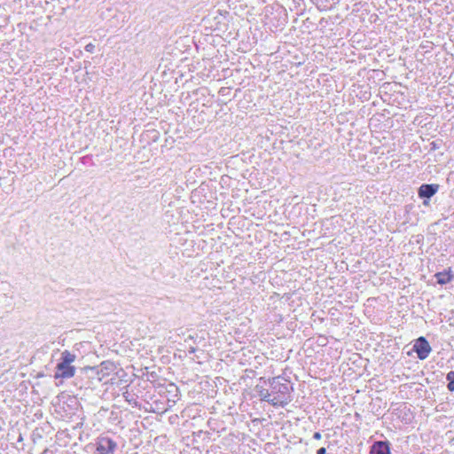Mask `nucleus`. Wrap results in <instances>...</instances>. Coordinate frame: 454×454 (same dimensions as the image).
I'll use <instances>...</instances> for the list:
<instances>
[{"label":"nucleus","instance_id":"7","mask_svg":"<svg viewBox=\"0 0 454 454\" xmlns=\"http://www.w3.org/2000/svg\"><path fill=\"white\" fill-rule=\"evenodd\" d=\"M372 450L374 451V454H391L390 444L388 442H375Z\"/></svg>","mask_w":454,"mask_h":454},{"label":"nucleus","instance_id":"9","mask_svg":"<svg viewBox=\"0 0 454 454\" xmlns=\"http://www.w3.org/2000/svg\"><path fill=\"white\" fill-rule=\"evenodd\" d=\"M446 380L449 381L448 386H447L448 389L450 391H454V379H452V377H450V372L447 373Z\"/></svg>","mask_w":454,"mask_h":454},{"label":"nucleus","instance_id":"1","mask_svg":"<svg viewBox=\"0 0 454 454\" xmlns=\"http://www.w3.org/2000/svg\"><path fill=\"white\" fill-rule=\"evenodd\" d=\"M76 359V356L68 350H64L61 353L59 362L55 368L54 378L58 379H70L74 376L76 368L72 365V363Z\"/></svg>","mask_w":454,"mask_h":454},{"label":"nucleus","instance_id":"5","mask_svg":"<svg viewBox=\"0 0 454 454\" xmlns=\"http://www.w3.org/2000/svg\"><path fill=\"white\" fill-rule=\"evenodd\" d=\"M259 396H260L261 400L268 402L269 403H270V404H272L274 406L280 405V406L284 407L288 403L287 399L280 400L277 396H275L272 399H270V393L269 392L268 389H262V390H260Z\"/></svg>","mask_w":454,"mask_h":454},{"label":"nucleus","instance_id":"13","mask_svg":"<svg viewBox=\"0 0 454 454\" xmlns=\"http://www.w3.org/2000/svg\"><path fill=\"white\" fill-rule=\"evenodd\" d=\"M35 416L37 417L38 419L42 417V414H39L38 412H35Z\"/></svg>","mask_w":454,"mask_h":454},{"label":"nucleus","instance_id":"12","mask_svg":"<svg viewBox=\"0 0 454 454\" xmlns=\"http://www.w3.org/2000/svg\"><path fill=\"white\" fill-rule=\"evenodd\" d=\"M317 454H326V450H325V448H324V447L319 448V449L317 450Z\"/></svg>","mask_w":454,"mask_h":454},{"label":"nucleus","instance_id":"8","mask_svg":"<svg viewBox=\"0 0 454 454\" xmlns=\"http://www.w3.org/2000/svg\"><path fill=\"white\" fill-rule=\"evenodd\" d=\"M435 278L437 282L441 285L446 284L450 281L451 277L449 273L445 272H438L435 274Z\"/></svg>","mask_w":454,"mask_h":454},{"label":"nucleus","instance_id":"2","mask_svg":"<svg viewBox=\"0 0 454 454\" xmlns=\"http://www.w3.org/2000/svg\"><path fill=\"white\" fill-rule=\"evenodd\" d=\"M97 454H112L117 448V443L107 436H99L96 441Z\"/></svg>","mask_w":454,"mask_h":454},{"label":"nucleus","instance_id":"4","mask_svg":"<svg viewBox=\"0 0 454 454\" xmlns=\"http://www.w3.org/2000/svg\"><path fill=\"white\" fill-rule=\"evenodd\" d=\"M438 189H439V184H424L419 188L418 194H419V198L430 199L438 192Z\"/></svg>","mask_w":454,"mask_h":454},{"label":"nucleus","instance_id":"14","mask_svg":"<svg viewBox=\"0 0 454 454\" xmlns=\"http://www.w3.org/2000/svg\"><path fill=\"white\" fill-rule=\"evenodd\" d=\"M450 377H452V379H454V371H450Z\"/></svg>","mask_w":454,"mask_h":454},{"label":"nucleus","instance_id":"15","mask_svg":"<svg viewBox=\"0 0 454 454\" xmlns=\"http://www.w3.org/2000/svg\"><path fill=\"white\" fill-rule=\"evenodd\" d=\"M19 441H22V436H21V434H20V436H19Z\"/></svg>","mask_w":454,"mask_h":454},{"label":"nucleus","instance_id":"3","mask_svg":"<svg viewBox=\"0 0 454 454\" xmlns=\"http://www.w3.org/2000/svg\"><path fill=\"white\" fill-rule=\"evenodd\" d=\"M413 350L417 353V356L420 360H424L428 356L432 349L427 339L421 336L414 344Z\"/></svg>","mask_w":454,"mask_h":454},{"label":"nucleus","instance_id":"11","mask_svg":"<svg viewBox=\"0 0 454 454\" xmlns=\"http://www.w3.org/2000/svg\"><path fill=\"white\" fill-rule=\"evenodd\" d=\"M313 438L316 440H320L322 438V435L319 432H315L313 434Z\"/></svg>","mask_w":454,"mask_h":454},{"label":"nucleus","instance_id":"10","mask_svg":"<svg viewBox=\"0 0 454 454\" xmlns=\"http://www.w3.org/2000/svg\"><path fill=\"white\" fill-rule=\"evenodd\" d=\"M94 49H95V45H94V44H92V43H88V44L85 46V50H86V51L90 52V53H92V52H93Z\"/></svg>","mask_w":454,"mask_h":454},{"label":"nucleus","instance_id":"16","mask_svg":"<svg viewBox=\"0 0 454 454\" xmlns=\"http://www.w3.org/2000/svg\"><path fill=\"white\" fill-rule=\"evenodd\" d=\"M433 148H436V145L434 143H432Z\"/></svg>","mask_w":454,"mask_h":454},{"label":"nucleus","instance_id":"6","mask_svg":"<svg viewBox=\"0 0 454 454\" xmlns=\"http://www.w3.org/2000/svg\"><path fill=\"white\" fill-rule=\"evenodd\" d=\"M270 389L272 394H280L286 395L289 392V386L286 383H281L277 378L270 380Z\"/></svg>","mask_w":454,"mask_h":454}]
</instances>
